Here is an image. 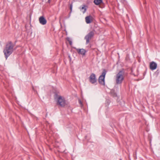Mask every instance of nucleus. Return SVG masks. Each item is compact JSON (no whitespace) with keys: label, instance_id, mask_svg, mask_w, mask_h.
Listing matches in <instances>:
<instances>
[{"label":"nucleus","instance_id":"nucleus-13","mask_svg":"<svg viewBox=\"0 0 160 160\" xmlns=\"http://www.w3.org/2000/svg\"><path fill=\"white\" fill-rule=\"evenodd\" d=\"M86 6L84 5H83L82 7H80V10H84L83 11H82V12L83 13H84L86 10V8H85Z\"/></svg>","mask_w":160,"mask_h":160},{"label":"nucleus","instance_id":"nucleus-4","mask_svg":"<svg viewBox=\"0 0 160 160\" xmlns=\"http://www.w3.org/2000/svg\"><path fill=\"white\" fill-rule=\"evenodd\" d=\"M95 31L93 30L91 31L85 37V39L86 40V44H88L90 42V40L94 35Z\"/></svg>","mask_w":160,"mask_h":160},{"label":"nucleus","instance_id":"nucleus-15","mask_svg":"<svg viewBox=\"0 0 160 160\" xmlns=\"http://www.w3.org/2000/svg\"><path fill=\"white\" fill-rule=\"evenodd\" d=\"M90 82L92 84L96 85L97 84V81H90Z\"/></svg>","mask_w":160,"mask_h":160},{"label":"nucleus","instance_id":"nucleus-16","mask_svg":"<svg viewBox=\"0 0 160 160\" xmlns=\"http://www.w3.org/2000/svg\"><path fill=\"white\" fill-rule=\"evenodd\" d=\"M110 103V101L109 100H107L106 102L105 103V105L106 106H108L109 105Z\"/></svg>","mask_w":160,"mask_h":160},{"label":"nucleus","instance_id":"nucleus-2","mask_svg":"<svg viewBox=\"0 0 160 160\" xmlns=\"http://www.w3.org/2000/svg\"><path fill=\"white\" fill-rule=\"evenodd\" d=\"M55 98L57 99L58 105H59L62 107H63L66 105V101L64 98L61 96H58L57 94H56Z\"/></svg>","mask_w":160,"mask_h":160},{"label":"nucleus","instance_id":"nucleus-10","mask_svg":"<svg viewBox=\"0 0 160 160\" xmlns=\"http://www.w3.org/2000/svg\"><path fill=\"white\" fill-rule=\"evenodd\" d=\"M116 87V85L115 86V87L113 89H112L111 90L110 92L112 95L113 97H116L117 96V94L115 92V89Z\"/></svg>","mask_w":160,"mask_h":160},{"label":"nucleus","instance_id":"nucleus-22","mask_svg":"<svg viewBox=\"0 0 160 160\" xmlns=\"http://www.w3.org/2000/svg\"><path fill=\"white\" fill-rule=\"evenodd\" d=\"M50 0H48V2L49 3H50Z\"/></svg>","mask_w":160,"mask_h":160},{"label":"nucleus","instance_id":"nucleus-5","mask_svg":"<svg viewBox=\"0 0 160 160\" xmlns=\"http://www.w3.org/2000/svg\"><path fill=\"white\" fill-rule=\"evenodd\" d=\"M39 22L42 25H44L47 23V20L43 16L40 17L39 19Z\"/></svg>","mask_w":160,"mask_h":160},{"label":"nucleus","instance_id":"nucleus-9","mask_svg":"<svg viewBox=\"0 0 160 160\" xmlns=\"http://www.w3.org/2000/svg\"><path fill=\"white\" fill-rule=\"evenodd\" d=\"M85 19L86 23L89 24L92 21L93 18L91 16L89 15L86 17Z\"/></svg>","mask_w":160,"mask_h":160},{"label":"nucleus","instance_id":"nucleus-20","mask_svg":"<svg viewBox=\"0 0 160 160\" xmlns=\"http://www.w3.org/2000/svg\"><path fill=\"white\" fill-rule=\"evenodd\" d=\"M79 103L81 105V106H82V103L80 99L79 100Z\"/></svg>","mask_w":160,"mask_h":160},{"label":"nucleus","instance_id":"nucleus-17","mask_svg":"<svg viewBox=\"0 0 160 160\" xmlns=\"http://www.w3.org/2000/svg\"><path fill=\"white\" fill-rule=\"evenodd\" d=\"M67 40L69 42V44L70 45H71L72 44V41L70 40L69 38H67Z\"/></svg>","mask_w":160,"mask_h":160},{"label":"nucleus","instance_id":"nucleus-14","mask_svg":"<svg viewBox=\"0 0 160 160\" xmlns=\"http://www.w3.org/2000/svg\"><path fill=\"white\" fill-rule=\"evenodd\" d=\"M99 83L101 85H104L105 81H98Z\"/></svg>","mask_w":160,"mask_h":160},{"label":"nucleus","instance_id":"nucleus-21","mask_svg":"<svg viewBox=\"0 0 160 160\" xmlns=\"http://www.w3.org/2000/svg\"><path fill=\"white\" fill-rule=\"evenodd\" d=\"M68 58H69V59L70 61L71 60V57H70V56L69 55L68 56Z\"/></svg>","mask_w":160,"mask_h":160},{"label":"nucleus","instance_id":"nucleus-1","mask_svg":"<svg viewBox=\"0 0 160 160\" xmlns=\"http://www.w3.org/2000/svg\"><path fill=\"white\" fill-rule=\"evenodd\" d=\"M14 44L11 41H9L6 43L3 50V52L6 59H7L8 57L16 49L14 48Z\"/></svg>","mask_w":160,"mask_h":160},{"label":"nucleus","instance_id":"nucleus-11","mask_svg":"<svg viewBox=\"0 0 160 160\" xmlns=\"http://www.w3.org/2000/svg\"><path fill=\"white\" fill-rule=\"evenodd\" d=\"M94 2L96 5H98L101 3H102V0H94Z\"/></svg>","mask_w":160,"mask_h":160},{"label":"nucleus","instance_id":"nucleus-7","mask_svg":"<svg viewBox=\"0 0 160 160\" xmlns=\"http://www.w3.org/2000/svg\"><path fill=\"white\" fill-rule=\"evenodd\" d=\"M106 72H107L106 70L105 69H103L102 74L99 76L98 80H104Z\"/></svg>","mask_w":160,"mask_h":160},{"label":"nucleus","instance_id":"nucleus-18","mask_svg":"<svg viewBox=\"0 0 160 160\" xmlns=\"http://www.w3.org/2000/svg\"><path fill=\"white\" fill-rule=\"evenodd\" d=\"M72 2L70 5V12H72Z\"/></svg>","mask_w":160,"mask_h":160},{"label":"nucleus","instance_id":"nucleus-19","mask_svg":"<svg viewBox=\"0 0 160 160\" xmlns=\"http://www.w3.org/2000/svg\"><path fill=\"white\" fill-rule=\"evenodd\" d=\"M116 83L117 84H121L122 82V81H116Z\"/></svg>","mask_w":160,"mask_h":160},{"label":"nucleus","instance_id":"nucleus-8","mask_svg":"<svg viewBox=\"0 0 160 160\" xmlns=\"http://www.w3.org/2000/svg\"><path fill=\"white\" fill-rule=\"evenodd\" d=\"M76 51L79 54H81L82 56L85 55L87 51L83 49H76Z\"/></svg>","mask_w":160,"mask_h":160},{"label":"nucleus","instance_id":"nucleus-23","mask_svg":"<svg viewBox=\"0 0 160 160\" xmlns=\"http://www.w3.org/2000/svg\"><path fill=\"white\" fill-rule=\"evenodd\" d=\"M146 3V2H144V3Z\"/></svg>","mask_w":160,"mask_h":160},{"label":"nucleus","instance_id":"nucleus-12","mask_svg":"<svg viewBox=\"0 0 160 160\" xmlns=\"http://www.w3.org/2000/svg\"><path fill=\"white\" fill-rule=\"evenodd\" d=\"M96 75L94 73H92L90 76V80H95Z\"/></svg>","mask_w":160,"mask_h":160},{"label":"nucleus","instance_id":"nucleus-6","mask_svg":"<svg viewBox=\"0 0 160 160\" xmlns=\"http://www.w3.org/2000/svg\"><path fill=\"white\" fill-rule=\"evenodd\" d=\"M157 64L154 62H152L150 64V68L152 70L155 69L157 67Z\"/></svg>","mask_w":160,"mask_h":160},{"label":"nucleus","instance_id":"nucleus-3","mask_svg":"<svg viewBox=\"0 0 160 160\" xmlns=\"http://www.w3.org/2000/svg\"><path fill=\"white\" fill-rule=\"evenodd\" d=\"M127 74L124 69L121 70L117 74L116 80H123Z\"/></svg>","mask_w":160,"mask_h":160}]
</instances>
